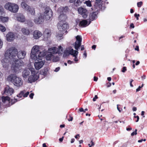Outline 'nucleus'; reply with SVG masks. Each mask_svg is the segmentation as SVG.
<instances>
[{
    "mask_svg": "<svg viewBox=\"0 0 147 147\" xmlns=\"http://www.w3.org/2000/svg\"><path fill=\"white\" fill-rule=\"evenodd\" d=\"M7 80L12 82L15 86L20 88L23 85V81L22 78L16 75L11 74L8 77Z\"/></svg>",
    "mask_w": 147,
    "mask_h": 147,
    "instance_id": "3",
    "label": "nucleus"
},
{
    "mask_svg": "<svg viewBox=\"0 0 147 147\" xmlns=\"http://www.w3.org/2000/svg\"><path fill=\"white\" fill-rule=\"evenodd\" d=\"M59 60V58L58 56H55L53 55L52 60L53 62H56Z\"/></svg>",
    "mask_w": 147,
    "mask_h": 147,
    "instance_id": "31",
    "label": "nucleus"
},
{
    "mask_svg": "<svg viewBox=\"0 0 147 147\" xmlns=\"http://www.w3.org/2000/svg\"><path fill=\"white\" fill-rule=\"evenodd\" d=\"M131 129H132V128L131 127L127 128H126V130L127 131H129L130 130H131Z\"/></svg>",
    "mask_w": 147,
    "mask_h": 147,
    "instance_id": "58",
    "label": "nucleus"
},
{
    "mask_svg": "<svg viewBox=\"0 0 147 147\" xmlns=\"http://www.w3.org/2000/svg\"><path fill=\"white\" fill-rule=\"evenodd\" d=\"M98 98V97L97 95H95L94 98H93V100L94 101H95L96 100V99Z\"/></svg>",
    "mask_w": 147,
    "mask_h": 147,
    "instance_id": "49",
    "label": "nucleus"
},
{
    "mask_svg": "<svg viewBox=\"0 0 147 147\" xmlns=\"http://www.w3.org/2000/svg\"><path fill=\"white\" fill-rule=\"evenodd\" d=\"M17 50L14 47L9 48L6 51L4 55L5 57L1 60L2 65L5 69H8L9 63L11 64L12 59L13 57L17 56Z\"/></svg>",
    "mask_w": 147,
    "mask_h": 147,
    "instance_id": "1",
    "label": "nucleus"
},
{
    "mask_svg": "<svg viewBox=\"0 0 147 147\" xmlns=\"http://www.w3.org/2000/svg\"><path fill=\"white\" fill-rule=\"evenodd\" d=\"M107 79L109 81H110L111 80V77H109L107 78Z\"/></svg>",
    "mask_w": 147,
    "mask_h": 147,
    "instance_id": "62",
    "label": "nucleus"
},
{
    "mask_svg": "<svg viewBox=\"0 0 147 147\" xmlns=\"http://www.w3.org/2000/svg\"><path fill=\"white\" fill-rule=\"evenodd\" d=\"M44 19L42 16V14L40 13L38 17H36L34 20V22L37 24H40L43 22Z\"/></svg>",
    "mask_w": 147,
    "mask_h": 147,
    "instance_id": "19",
    "label": "nucleus"
},
{
    "mask_svg": "<svg viewBox=\"0 0 147 147\" xmlns=\"http://www.w3.org/2000/svg\"><path fill=\"white\" fill-rule=\"evenodd\" d=\"M133 80L132 79H131L130 80V86L131 87H133V85L132 84V82L133 81Z\"/></svg>",
    "mask_w": 147,
    "mask_h": 147,
    "instance_id": "45",
    "label": "nucleus"
},
{
    "mask_svg": "<svg viewBox=\"0 0 147 147\" xmlns=\"http://www.w3.org/2000/svg\"><path fill=\"white\" fill-rule=\"evenodd\" d=\"M3 45V42L2 40L0 38V49L2 47Z\"/></svg>",
    "mask_w": 147,
    "mask_h": 147,
    "instance_id": "37",
    "label": "nucleus"
},
{
    "mask_svg": "<svg viewBox=\"0 0 147 147\" xmlns=\"http://www.w3.org/2000/svg\"><path fill=\"white\" fill-rule=\"evenodd\" d=\"M69 1L70 3H74V5L76 7L80 6L82 3L80 0H69Z\"/></svg>",
    "mask_w": 147,
    "mask_h": 147,
    "instance_id": "26",
    "label": "nucleus"
},
{
    "mask_svg": "<svg viewBox=\"0 0 147 147\" xmlns=\"http://www.w3.org/2000/svg\"><path fill=\"white\" fill-rule=\"evenodd\" d=\"M41 74L45 76L47 74V69H45L44 70H42L41 71Z\"/></svg>",
    "mask_w": 147,
    "mask_h": 147,
    "instance_id": "35",
    "label": "nucleus"
},
{
    "mask_svg": "<svg viewBox=\"0 0 147 147\" xmlns=\"http://www.w3.org/2000/svg\"><path fill=\"white\" fill-rule=\"evenodd\" d=\"M34 95V94L33 93H31L29 95V97L31 98L32 99L33 98Z\"/></svg>",
    "mask_w": 147,
    "mask_h": 147,
    "instance_id": "46",
    "label": "nucleus"
},
{
    "mask_svg": "<svg viewBox=\"0 0 147 147\" xmlns=\"http://www.w3.org/2000/svg\"><path fill=\"white\" fill-rule=\"evenodd\" d=\"M98 78L95 76H94V80L95 81H97L98 80Z\"/></svg>",
    "mask_w": 147,
    "mask_h": 147,
    "instance_id": "52",
    "label": "nucleus"
},
{
    "mask_svg": "<svg viewBox=\"0 0 147 147\" xmlns=\"http://www.w3.org/2000/svg\"><path fill=\"white\" fill-rule=\"evenodd\" d=\"M78 13L81 15L84 18H86L87 16V11L85 8L80 7L78 9Z\"/></svg>",
    "mask_w": 147,
    "mask_h": 147,
    "instance_id": "18",
    "label": "nucleus"
},
{
    "mask_svg": "<svg viewBox=\"0 0 147 147\" xmlns=\"http://www.w3.org/2000/svg\"><path fill=\"white\" fill-rule=\"evenodd\" d=\"M79 110L81 112H83L84 113L85 111H84L83 108H82L80 109Z\"/></svg>",
    "mask_w": 147,
    "mask_h": 147,
    "instance_id": "50",
    "label": "nucleus"
},
{
    "mask_svg": "<svg viewBox=\"0 0 147 147\" xmlns=\"http://www.w3.org/2000/svg\"><path fill=\"white\" fill-rule=\"evenodd\" d=\"M6 37L7 41L10 42L14 40L15 35L13 33L9 32L7 34Z\"/></svg>",
    "mask_w": 147,
    "mask_h": 147,
    "instance_id": "23",
    "label": "nucleus"
},
{
    "mask_svg": "<svg viewBox=\"0 0 147 147\" xmlns=\"http://www.w3.org/2000/svg\"><path fill=\"white\" fill-rule=\"evenodd\" d=\"M22 33L25 35H28L30 33L29 30L27 28H23L21 29Z\"/></svg>",
    "mask_w": 147,
    "mask_h": 147,
    "instance_id": "28",
    "label": "nucleus"
},
{
    "mask_svg": "<svg viewBox=\"0 0 147 147\" xmlns=\"http://www.w3.org/2000/svg\"><path fill=\"white\" fill-rule=\"evenodd\" d=\"M32 69H34L33 68H26L23 70L22 72V76L24 79H27L29 76L30 74V71L31 73Z\"/></svg>",
    "mask_w": 147,
    "mask_h": 147,
    "instance_id": "15",
    "label": "nucleus"
},
{
    "mask_svg": "<svg viewBox=\"0 0 147 147\" xmlns=\"http://www.w3.org/2000/svg\"><path fill=\"white\" fill-rule=\"evenodd\" d=\"M39 49V46L38 45H35L33 47L30 54V59L35 60L37 57L42 58L45 55V52H40Z\"/></svg>",
    "mask_w": 147,
    "mask_h": 147,
    "instance_id": "2",
    "label": "nucleus"
},
{
    "mask_svg": "<svg viewBox=\"0 0 147 147\" xmlns=\"http://www.w3.org/2000/svg\"><path fill=\"white\" fill-rule=\"evenodd\" d=\"M120 105H117V109L119 112H121L122 110V109H120L119 107H118Z\"/></svg>",
    "mask_w": 147,
    "mask_h": 147,
    "instance_id": "39",
    "label": "nucleus"
},
{
    "mask_svg": "<svg viewBox=\"0 0 147 147\" xmlns=\"http://www.w3.org/2000/svg\"><path fill=\"white\" fill-rule=\"evenodd\" d=\"M53 55L51 53L48 54L46 57V59L47 60H51L53 59Z\"/></svg>",
    "mask_w": 147,
    "mask_h": 147,
    "instance_id": "29",
    "label": "nucleus"
},
{
    "mask_svg": "<svg viewBox=\"0 0 147 147\" xmlns=\"http://www.w3.org/2000/svg\"><path fill=\"white\" fill-rule=\"evenodd\" d=\"M62 33L61 34H58V35H57V37L58 38H59V39H61V38H62V36L63 35V34H64V33H63L62 32H61Z\"/></svg>",
    "mask_w": 147,
    "mask_h": 147,
    "instance_id": "36",
    "label": "nucleus"
},
{
    "mask_svg": "<svg viewBox=\"0 0 147 147\" xmlns=\"http://www.w3.org/2000/svg\"><path fill=\"white\" fill-rule=\"evenodd\" d=\"M90 143H91V146H93L94 145V143L92 141V140L91 141V142Z\"/></svg>",
    "mask_w": 147,
    "mask_h": 147,
    "instance_id": "60",
    "label": "nucleus"
},
{
    "mask_svg": "<svg viewBox=\"0 0 147 147\" xmlns=\"http://www.w3.org/2000/svg\"><path fill=\"white\" fill-rule=\"evenodd\" d=\"M91 21H89L88 24V21L86 20H83L81 21L79 24V25L82 27H85L88 26L91 23Z\"/></svg>",
    "mask_w": 147,
    "mask_h": 147,
    "instance_id": "25",
    "label": "nucleus"
},
{
    "mask_svg": "<svg viewBox=\"0 0 147 147\" xmlns=\"http://www.w3.org/2000/svg\"><path fill=\"white\" fill-rule=\"evenodd\" d=\"M57 27L59 30L63 33L67 32V30L69 27L68 24L65 22L61 21L59 22L58 23Z\"/></svg>",
    "mask_w": 147,
    "mask_h": 147,
    "instance_id": "7",
    "label": "nucleus"
},
{
    "mask_svg": "<svg viewBox=\"0 0 147 147\" xmlns=\"http://www.w3.org/2000/svg\"><path fill=\"white\" fill-rule=\"evenodd\" d=\"M134 118H137V120L136 121V122H138L139 119V117L138 116H134Z\"/></svg>",
    "mask_w": 147,
    "mask_h": 147,
    "instance_id": "47",
    "label": "nucleus"
},
{
    "mask_svg": "<svg viewBox=\"0 0 147 147\" xmlns=\"http://www.w3.org/2000/svg\"><path fill=\"white\" fill-rule=\"evenodd\" d=\"M5 9L13 13L17 12L19 9L18 5L13 3L7 2L4 5Z\"/></svg>",
    "mask_w": 147,
    "mask_h": 147,
    "instance_id": "6",
    "label": "nucleus"
},
{
    "mask_svg": "<svg viewBox=\"0 0 147 147\" xmlns=\"http://www.w3.org/2000/svg\"><path fill=\"white\" fill-rule=\"evenodd\" d=\"M84 3H86V5L88 7H90L92 6L91 1H86Z\"/></svg>",
    "mask_w": 147,
    "mask_h": 147,
    "instance_id": "34",
    "label": "nucleus"
},
{
    "mask_svg": "<svg viewBox=\"0 0 147 147\" xmlns=\"http://www.w3.org/2000/svg\"><path fill=\"white\" fill-rule=\"evenodd\" d=\"M17 56L18 58L20 59H24L25 57L26 54V53L25 51H19L18 52V51H17Z\"/></svg>",
    "mask_w": 147,
    "mask_h": 147,
    "instance_id": "22",
    "label": "nucleus"
},
{
    "mask_svg": "<svg viewBox=\"0 0 147 147\" xmlns=\"http://www.w3.org/2000/svg\"><path fill=\"white\" fill-rule=\"evenodd\" d=\"M1 99L3 102L4 103H6L7 105H9V104L10 103L11 100V104H14L17 101L16 99H15L10 100V98L8 96H3Z\"/></svg>",
    "mask_w": 147,
    "mask_h": 147,
    "instance_id": "16",
    "label": "nucleus"
},
{
    "mask_svg": "<svg viewBox=\"0 0 147 147\" xmlns=\"http://www.w3.org/2000/svg\"><path fill=\"white\" fill-rule=\"evenodd\" d=\"M130 27H131L132 28H134V25L133 24L131 23L130 25Z\"/></svg>",
    "mask_w": 147,
    "mask_h": 147,
    "instance_id": "55",
    "label": "nucleus"
},
{
    "mask_svg": "<svg viewBox=\"0 0 147 147\" xmlns=\"http://www.w3.org/2000/svg\"><path fill=\"white\" fill-rule=\"evenodd\" d=\"M135 50H136L138 51H139V47L138 46H136V48H135Z\"/></svg>",
    "mask_w": 147,
    "mask_h": 147,
    "instance_id": "51",
    "label": "nucleus"
},
{
    "mask_svg": "<svg viewBox=\"0 0 147 147\" xmlns=\"http://www.w3.org/2000/svg\"><path fill=\"white\" fill-rule=\"evenodd\" d=\"M68 9L67 7H61L59 8L57 13L59 14H60L59 17V22H65L67 18V16L64 13L67 11Z\"/></svg>",
    "mask_w": 147,
    "mask_h": 147,
    "instance_id": "5",
    "label": "nucleus"
},
{
    "mask_svg": "<svg viewBox=\"0 0 147 147\" xmlns=\"http://www.w3.org/2000/svg\"><path fill=\"white\" fill-rule=\"evenodd\" d=\"M34 60L35 61L34 63V66L36 70L40 69L45 64V61L42 60V58L37 57L36 59Z\"/></svg>",
    "mask_w": 147,
    "mask_h": 147,
    "instance_id": "11",
    "label": "nucleus"
},
{
    "mask_svg": "<svg viewBox=\"0 0 147 147\" xmlns=\"http://www.w3.org/2000/svg\"><path fill=\"white\" fill-rule=\"evenodd\" d=\"M16 56L13 57L12 59L11 68L15 73L18 72L19 70V68L23 66L24 63L22 61L18 60L16 58Z\"/></svg>",
    "mask_w": 147,
    "mask_h": 147,
    "instance_id": "4",
    "label": "nucleus"
},
{
    "mask_svg": "<svg viewBox=\"0 0 147 147\" xmlns=\"http://www.w3.org/2000/svg\"><path fill=\"white\" fill-rule=\"evenodd\" d=\"M21 5L23 9H25L32 15H34L35 13L34 9V8H31L25 2H22Z\"/></svg>",
    "mask_w": 147,
    "mask_h": 147,
    "instance_id": "13",
    "label": "nucleus"
},
{
    "mask_svg": "<svg viewBox=\"0 0 147 147\" xmlns=\"http://www.w3.org/2000/svg\"><path fill=\"white\" fill-rule=\"evenodd\" d=\"M17 20L20 22H24L25 20V18L24 15L21 13H18L16 15Z\"/></svg>",
    "mask_w": 147,
    "mask_h": 147,
    "instance_id": "21",
    "label": "nucleus"
},
{
    "mask_svg": "<svg viewBox=\"0 0 147 147\" xmlns=\"http://www.w3.org/2000/svg\"><path fill=\"white\" fill-rule=\"evenodd\" d=\"M134 16L136 18V19L137 20H138V17L140 16V15L139 14H137L136 13H135L134 14Z\"/></svg>",
    "mask_w": 147,
    "mask_h": 147,
    "instance_id": "44",
    "label": "nucleus"
},
{
    "mask_svg": "<svg viewBox=\"0 0 147 147\" xmlns=\"http://www.w3.org/2000/svg\"><path fill=\"white\" fill-rule=\"evenodd\" d=\"M0 30L2 32H4L6 30L5 28L0 24Z\"/></svg>",
    "mask_w": 147,
    "mask_h": 147,
    "instance_id": "33",
    "label": "nucleus"
},
{
    "mask_svg": "<svg viewBox=\"0 0 147 147\" xmlns=\"http://www.w3.org/2000/svg\"><path fill=\"white\" fill-rule=\"evenodd\" d=\"M143 85H144V84H142V86H139L138 87V88H137L136 89V91L137 92H138V91H140V89H141V88L143 87Z\"/></svg>",
    "mask_w": 147,
    "mask_h": 147,
    "instance_id": "38",
    "label": "nucleus"
},
{
    "mask_svg": "<svg viewBox=\"0 0 147 147\" xmlns=\"http://www.w3.org/2000/svg\"><path fill=\"white\" fill-rule=\"evenodd\" d=\"M142 4V1H140L137 3V6L138 7H140Z\"/></svg>",
    "mask_w": 147,
    "mask_h": 147,
    "instance_id": "40",
    "label": "nucleus"
},
{
    "mask_svg": "<svg viewBox=\"0 0 147 147\" xmlns=\"http://www.w3.org/2000/svg\"><path fill=\"white\" fill-rule=\"evenodd\" d=\"M53 12L49 7H46L44 9L42 16L44 20H49L52 16Z\"/></svg>",
    "mask_w": 147,
    "mask_h": 147,
    "instance_id": "9",
    "label": "nucleus"
},
{
    "mask_svg": "<svg viewBox=\"0 0 147 147\" xmlns=\"http://www.w3.org/2000/svg\"><path fill=\"white\" fill-rule=\"evenodd\" d=\"M66 51L69 55H71L74 57V60L75 61H78V59L77 57L78 52L77 51L74 50L71 47H69L67 49Z\"/></svg>",
    "mask_w": 147,
    "mask_h": 147,
    "instance_id": "12",
    "label": "nucleus"
},
{
    "mask_svg": "<svg viewBox=\"0 0 147 147\" xmlns=\"http://www.w3.org/2000/svg\"><path fill=\"white\" fill-rule=\"evenodd\" d=\"M0 19L2 22H6L8 21L9 18L7 17L1 16L0 18Z\"/></svg>",
    "mask_w": 147,
    "mask_h": 147,
    "instance_id": "30",
    "label": "nucleus"
},
{
    "mask_svg": "<svg viewBox=\"0 0 147 147\" xmlns=\"http://www.w3.org/2000/svg\"><path fill=\"white\" fill-rule=\"evenodd\" d=\"M63 137L62 138L59 139V141L60 142H62L63 140Z\"/></svg>",
    "mask_w": 147,
    "mask_h": 147,
    "instance_id": "61",
    "label": "nucleus"
},
{
    "mask_svg": "<svg viewBox=\"0 0 147 147\" xmlns=\"http://www.w3.org/2000/svg\"><path fill=\"white\" fill-rule=\"evenodd\" d=\"M29 94V92H27L26 93L24 94L23 95V97H27Z\"/></svg>",
    "mask_w": 147,
    "mask_h": 147,
    "instance_id": "41",
    "label": "nucleus"
},
{
    "mask_svg": "<svg viewBox=\"0 0 147 147\" xmlns=\"http://www.w3.org/2000/svg\"><path fill=\"white\" fill-rule=\"evenodd\" d=\"M25 92V91L24 90L21 91L17 95V96L20 98H22V96L23 97V95Z\"/></svg>",
    "mask_w": 147,
    "mask_h": 147,
    "instance_id": "32",
    "label": "nucleus"
},
{
    "mask_svg": "<svg viewBox=\"0 0 147 147\" xmlns=\"http://www.w3.org/2000/svg\"><path fill=\"white\" fill-rule=\"evenodd\" d=\"M142 80H144V79H145L146 78V76L143 75V76H142Z\"/></svg>",
    "mask_w": 147,
    "mask_h": 147,
    "instance_id": "63",
    "label": "nucleus"
},
{
    "mask_svg": "<svg viewBox=\"0 0 147 147\" xmlns=\"http://www.w3.org/2000/svg\"><path fill=\"white\" fill-rule=\"evenodd\" d=\"M75 141V139L74 138H72L71 139V143H73Z\"/></svg>",
    "mask_w": 147,
    "mask_h": 147,
    "instance_id": "59",
    "label": "nucleus"
},
{
    "mask_svg": "<svg viewBox=\"0 0 147 147\" xmlns=\"http://www.w3.org/2000/svg\"><path fill=\"white\" fill-rule=\"evenodd\" d=\"M14 90L13 88H11L9 86H7L5 88L4 92L2 93V94H5L8 96H10L14 93Z\"/></svg>",
    "mask_w": 147,
    "mask_h": 147,
    "instance_id": "14",
    "label": "nucleus"
},
{
    "mask_svg": "<svg viewBox=\"0 0 147 147\" xmlns=\"http://www.w3.org/2000/svg\"><path fill=\"white\" fill-rule=\"evenodd\" d=\"M96 45H94L92 46V49H94V50H95L96 48Z\"/></svg>",
    "mask_w": 147,
    "mask_h": 147,
    "instance_id": "56",
    "label": "nucleus"
},
{
    "mask_svg": "<svg viewBox=\"0 0 147 147\" xmlns=\"http://www.w3.org/2000/svg\"><path fill=\"white\" fill-rule=\"evenodd\" d=\"M73 120V117L70 116L69 118L68 119V120L69 121H72Z\"/></svg>",
    "mask_w": 147,
    "mask_h": 147,
    "instance_id": "53",
    "label": "nucleus"
},
{
    "mask_svg": "<svg viewBox=\"0 0 147 147\" xmlns=\"http://www.w3.org/2000/svg\"><path fill=\"white\" fill-rule=\"evenodd\" d=\"M137 129H135V131H134L131 133V135L132 136H134V135L137 134Z\"/></svg>",
    "mask_w": 147,
    "mask_h": 147,
    "instance_id": "42",
    "label": "nucleus"
},
{
    "mask_svg": "<svg viewBox=\"0 0 147 147\" xmlns=\"http://www.w3.org/2000/svg\"><path fill=\"white\" fill-rule=\"evenodd\" d=\"M51 34V33L50 30L47 29H46L44 32V36L47 38L50 36Z\"/></svg>",
    "mask_w": 147,
    "mask_h": 147,
    "instance_id": "27",
    "label": "nucleus"
},
{
    "mask_svg": "<svg viewBox=\"0 0 147 147\" xmlns=\"http://www.w3.org/2000/svg\"><path fill=\"white\" fill-rule=\"evenodd\" d=\"M42 33L38 30H35L33 32V38L36 39H38L42 36Z\"/></svg>",
    "mask_w": 147,
    "mask_h": 147,
    "instance_id": "20",
    "label": "nucleus"
},
{
    "mask_svg": "<svg viewBox=\"0 0 147 147\" xmlns=\"http://www.w3.org/2000/svg\"><path fill=\"white\" fill-rule=\"evenodd\" d=\"M60 67H59L56 68L54 70V71H55V72H57L60 70Z\"/></svg>",
    "mask_w": 147,
    "mask_h": 147,
    "instance_id": "48",
    "label": "nucleus"
},
{
    "mask_svg": "<svg viewBox=\"0 0 147 147\" xmlns=\"http://www.w3.org/2000/svg\"><path fill=\"white\" fill-rule=\"evenodd\" d=\"M63 48L61 46L59 47L58 48L56 47H52L49 49L48 51L49 53H50L55 54L57 53L61 54L62 53L63 51Z\"/></svg>",
    "mask_w": 147,
    "mask_h": 147,
    "instance_id": "10",
    "label": "nucleus"
},
{
    "mask_svg": "<svg viewBox=\"0 0 147 147\" xmlns=\"http://www.w3.org/2000/svg\"><path fill=\"white\" fill-rule=\"evenodd\" d=\"M132 110L133 111H136L137 110V108L135 107H133Z\"/></svg>",
    "mask_w": 147,
    "mask_h": 147,
    "instance_id": "54",
    "label": "nucleus"
},
{
    "mask_svg": "<svg viewBox=\"0 0 147 147\" xmlns=\"http://www.w3.org/2000/svg\"><path fill=\"white\" fill-rule=\"evenodd\" d=\"M31 75L29 76L28 78V82L29 83H32L34 82L38 79L39 78L38 74L36 73L34 69H31Z\"/></svg>",
    "mask_w": 147,
    "mask_h": 147,
    "instance_id": "8",
    "label": "nucleus"
},
{
    "mask_svg": "<svg viewBox=\"0 0 147 147\" xmlns=\"http://www.w3.org/2000/svg\"><path fill=\"white\" fill-rule=\"evenodd\" d=\"M76 38L77 41L75 43V48L77 51L81 45L82 38L81 36L79 35L77 36Z\"/></svg>",
    "mask_w": 147,
    "mask_h": 147,
    "instance_id": "17",
    "label": "nucleus"
},
{
    "mask_svg": "<svg viewBox=\"0 0 147 147\" xmlns=\"http://www.w3.org/2000/svg\"><path fill=\"white\" fill-rule=\"evenodd\" d=\"M126 70V67H123L122 68L121 71L122 72L124 73L125 72Z\"/></svg>",
    "mask_w": 147,
    "mask_h": 147,
    "instance_id": "43",
    "label": "nucleus"
},
{
    "mask_svg": "<svg viewBox=\"0 0 147 147\" xmlns=\"http://www.w3.org/2000/svg\"><path fill=\"white\" fill-rule=\"evenodd\" d=\"M140 63L139 61H138L136 62V65H137L139 64Z\"/></svg>",
    "mask_w": 147,
    "mask_h": 147,
    "instance_id": "64",
    "label": "nucleus"
},
{
    "mask_svg": "<svg viewBox=\"0 0 147 147\" xmlns=\"http://www.w3.org/2000/svg\"><path fill=\"white\" fill-rule=\"evenodd\" d=\"M67 63L69 64H71L72 63H74V62L73 61H71L70 60H69L67 61Z\"/></svg>",
    "mask_w": 147,
    "mask_h": 147,
    "instance_id": "57",
    "label": "nucleus"
},
{
    "mask_svg": "<svg viewBox=\"0 0 147 147\" xmlns=\"http://www.w3.org/2000/svg\"><path fill=\"white\" fill-rule=\"evenodd\" d=\"M97 12L96 11L90 13L89 16L90 20L93 21L96 19L97 17Z\"/></svg>",
    "mask_w": 147,
    "mask_h": 147,
    "instance_id": "24",
    "label": "nucleus"
}]
</instances>
